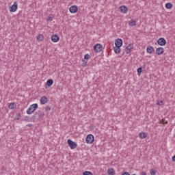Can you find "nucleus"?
I'll return each mask as SVG.
<instances>
[{
	"label": "nucleus",
	"mask_w": 175,
	"mask_h": 175,
	"mask_svg": "<svg viewBox=\"0 0 175 175\" xmlns=\"http://www.w3.org/2000/svg\"><path fill=\"white\" fill-rule=\"evenodd\" d=\"M38 107H39V105H38V103H35V104L30 105L26 111L27 114L31 115V114H32V113H35V111Z\"/></svg>",
	"instance_id": "f257e3e1"
},
{
	"label": "nucleus",
	"mask_w": 175,
	"mask_h": 175,
	"mask_svg": "<svg viewBox=\"0 0 175 175\" xmlns=\"http://www.w3.org/2000/svg\"><path fill=\"white\" fill-rule=\"evenodd\" d=\"M94 135L92 134H88L85 138V142L88 144H92L94 143Z\"/></svg>",
	"instance_id": "f03ea898"
},
{
	"label": "nucleus",
	"mask_w": 175,
	"mask_h": 175,
	"mask_svg": "<svg viewBox=\"0 0 175 175\" xmlns=\"http://www.w3.org/2000/svg\"><path fill=\"white\" fill-rule=\"evenodd\" d=\"M67 143L71 150H75V148L77 147V144H76V142H73L72 139H68Z\"/></svg>",
	"instance_id": "7ed1b4c3"
},
{
	"label": "nucleus",
	"mask_w": 175,
	"mask_h": 175,
	"mask_svg": "<svg viewBox=\"0 0 175 175\" xmlns=\"http://www.w3.org/2000/svg\"><path fill=\"white\" fill-rule=\"evenodd\" d=\"M103 49V46L100 44H96L94 46V50L95 53H100L102 51V49Z\"/></svg>",
	"instance_id": "20e7f679"
},
{
	"label": "nucleus",
	"mask_w": 175,
	"mask_h": 175,
	"mask_svg": "<svg viewBox=\"0 0 175 175\" xmlns=\"http://www.w3.org/2000/svg\"><path fill=\"white\" fill-rule=\"evenodd\" d=\"M18 8V5H17V3L14 1V4L10 8V13H14V12H16Z\"/></svg>",
	"instance_id": "39448f33"
},
{
	"label": "nucleus",
	"mask_w": 175,
	"mask_h": 175,
	"mask_svg": "<svg viewBox=\"0 0 175 175\" xmlns=\"http://www.w3.org/2000/svg\"><path fill=\"white\" fill-rule=\"evenodd\" d=\"M159 46H166V40L163 38H160L157 40Z\"/></svg>",
	"instance_id": "423d86ee"
},
{
	"label": "nucleus",
	"mask_w": 175,
	"mask_h": 175,
	"mask_svg": "<svg viewBox=\"0 0 175 175\" xmlns=\"http://www.w3.org/2000/svg\"><path fill=\"white\" fill-rule=\"evenodd\" d=\"M119 9L120 12L121 13H123L124 14H126V13H128L129 9L128 7H126V5H121Z\"/></svg>",
	"instance_id": "0eeeda50"
},
{
	"label": "nucleus",
	"mask_w": 175,
	"mask_h": 175,
	"mask_svg": "<svg viewBox=\"0 0 175 175\" xmlns=\"http://www.w3.org/2000/svg\"><path fill=\"white\" fill-rule=\"evenodd\" d=\"M124 44V42L122 41V39L121 38H118L115 41V46L117 47H122V44Z\"/></svg>",
	"instance_id": "6e6552de"
},
{
	"label": "nucleus",
	"mask_w": 175,
	"mask_h": 175,
	"mask_svg": "<svg viewBox=\"0 0 175 175\" xmlns=\"http://www.w3.org/2000/svg\"><path fill=\"white\" fill-rule=\"evenodd\" d=\"M78 10L79 8H77V5H72L69 8V12L72 14L77 13Z\"/></svg>",
	"instance_id": "1a4fd4ad"
},
{
	"label": "nucleus",
	"mask_w": 175,
	"mask_h": 175,
	"mask_svg": "<svg viewBox=\"0 0 175 175\" xmlns=\"http://www.w3.org/2000/svg\"><path fill=\"white\" fill-rule=\"evenodd\" d=\"M53 84H54V81L51 79H48L45 83V88H50Z\"/></svg>",
	"instance_id": "9d476101"
},
{
	"label": "nucleus",
	"mask_w": 175,
	"mask_h": 175,
	"mask_svg": "<svg viewBox=\"0 0 175 175\" xmlns=\"http://www.w3.org/2000/svg\"><path fill=\"white\" fill-rule=\"evenodd\" d=\"M132 50H133V44L131 43L126 47V53L129 54Z\"/></svg>",
	"instance_id": "9b49d317"
},
{
	"label": "nucleus",
	"mask_w": 175,
	"mask_h": 175,
	"mask_svg": "<svg viewBox=\"0 0 175 175\" xmlns=\"http://www.w3.org/2000/svg\"><path fill=\"white\" fill-rule=\"evenodd\" d=\"M51 39L53 42V43H57V42H59V36H58V35L57 34L53 35Z\"/></svg>",
	"instance_id": "f8f14e48"
},
{
	"label": "nucleus",
	"mask_w": 175,
	"mask_h": 175,
	"mask_svg": "<svg viewBox=\"0 0 175 175\" xmlns=\"http://www.w3.org/2000/svg\"><path fill=\"white\" fill-rule=\"evenodd\" d=\"M163 53H165V49L162 47H159L156 49V54H157V55H162Z\"/></svg>",
	"instance_id": "ddd939ff"
},
{
	"label": "nucleus",
	"mask_w": 175,
	"mask_h": 175,
	"mask_svg": "<svg viewBox=\"0 0 175 175\" xmlns=\"http://www.w3.org/2000/svg\"><path fill=\"white\" fill-rule=\"evenodd\" d=\"M40 102L41 105H46V103H47V102H49V99L47 98V97L46 96H44L40 98Z\"/></svg>",
	"instance_id": "4468645a"
},
{
	"label": "nucleus",
	"mask_w": 175,
	"mask_h": 175,
	"mask_svg": "<svg viewBox=\"0 0 175 175\" xmlns=\"http://www.w3.org/2000/svg\"><path fill=\"white\" fill-rule=\"evenodd\" d=\"M146 51L148 54H152L155 51V49L153 46H148L146 48Z\"/></svg>",
	"instance_id": "2eb2a0df"
},
{
	"label": "nucleus",
	"mask_w": 175,
	"mask_h": 175,
	"mask_svg": "<svg viewBox=\"0 0 175 175\" xmlns=\"http://www.w3.org/2000/svg\"><path fill=\"white\" fill-rule=\"evenodd\" d=\"M115 54H120L121 53V47L120 46H114L113 47Z\"/></svg>",
	"instance_id": "dca6fc26"
},
{
	"label": "nucleus",
	"mask_w": 175,
	"mask_h": 175,
	"mask_svg": "<svg viewBox=\"0 0 175 175\" xmlns=\"http://www.w3.org/2000/svg\"><path fill=\"white\" fill-rule=\"evenodd\" d=\"M36 38L38 42H42L44 40V36H43V34H38Z\"/></svg>",
	"instance_id": "f3484780"
},
{
	"label": "nucleus",
	"mask_w": 175,
	"mask_h": 175,
	"mask_svg": "<svg viewBox=\"0 0 175 175\" xmlns=\"http://www.w3.org/2000/svg\"><path fill=\"white\" fill-rule=\"evenodd\" d=\"M108 175H114L116 174V172L114 171V168H109L107 170Z\"/></svg>",
	"instance_id": "a211bd4d"
},
{
	"label": "nucleus",
	"mask_w": 175,
	"mask_h": 175,
	"mask_svg": "<svg viewBox=\"0 0 175 175\" xmlns=\"http://www.w3.org/2000/svg\"><path fill=\"white\" fill-rule=\"evenodd\" d=\"M139 136L141 139H146V137H147V133L141 132L139 133Z\"/></svg>",
	"instance_id": "6ab92c4d"
},
{
	"label": "nucleus",
	"mask_w": 175,
	"mask_h": 175,
	"mask_svg": "<svg viewBox=\"0 0 175 175\" xmlns=\"http://www.w3.org/2000/svg\"><path fill=\"white\" fill-rule=\"evenodd\" d=\"M16 103H10L8 105V109H10V110H13V109H14V107H16Z\"/></svg>",
	"instance_id": "aec40b11"
},
{
	"label": "nucleus",
	"mask_w": 175,
	"mask_h": 175,
	"mask_svg": "<svg viewBox=\"0 0 175 175\" xmlns=\"http://www.w3.org/2000/svg\"><path fill=\"white\" fill-rule=\"evenodd\" d=\"M172 8H173V4H172V3H165V8L166 9H172Z\"/></svg>",
	"instance_id": "412c9836"
},
{
	"label": "nucleus",
	"mask_w": 175,
	"mask_h": 175,
	"mask_svg": "<svg viewBox=\"0 0 175 175\" xmlns=\"http://www.w3.org/2000/svg\"><path fill=\"white\" fill-rule=\"evenodd\" d=\"M137 72L138 76H140V75H142V72H143V68L142 67L138 68L137 69Z\"/></svg>",
	"instance_id": "4be33fe9"
},
{
	"label": "nucleus",
	"mask_w": 175,
	"mask_h": 175,
	"mask_svg": "<svg viewBox=\"0 0 175 175\" xmlns=\"http://www.w3.org/2000/svg\"><path fill=\"white\" fill-rule=\"evenodd\" d=\"M129 25H131V27H135V25H136V21L132 19L131 21L129 22Z\"/></svg>",
	"instance_id": "5701e85b"
},
{
	"label": "nucleus",
	"mask_w": 175,
	"mask_h": 175,
	"mask_svg": "<svg viewBox=\"0 0 175 175\" xmlns=\"http://www.w3.org/2000/svg\"><path fill=\"white\" fill-rule=\"evenodd\" d=\"M42 111H37L34 116H33V118H36L39 114H41Z\"/></svg>",
	"instance_id": "b1692460"
},
{
	"label": "nucleus",
	"mask_w": 175,
	"mask_h": 175,
	"mask_svg": "<svg viewBox=\"0 0 175 175\" xmlns=\"http://www.w3.org/2000/svg\"><path fill=\"white\" fill-rule=\"evenodd\" d=\"M83 175H94L92 174V172H91L90 171H85L83 173Z\"/></svg>",
	"instance_id": "393cba45"
},
{
	"label": "nucleus",
	"mask_w": 175,
	"mask_h": 175,
	"mask_svg": "<svg viewBox=\"0 0 175 175\" xmlns=\"http://www.w3.org/2000/svg\"><path fill=\"white\" fill-rule=\"evenodd\" d=\"M15 118L16 120H20V118H21V113H16Z\"/></svg>",
	"instance_id": "a878e982"
},
{
	"label": "nucleus",
	"mask_w": 175,
	"mask_h": 175,
	"mask_svg": "<svg viewBox=\"0 0 175 175\" xmlns=\"http://www.w3.org/2000/svg\"><path fill=\"white\" fill-rule=\"evenodd\" d=\"M91 58V55H90V54H85L84 55V59H90Z\"/></svg>",
	"instance_id": "bb28decb"
},
{
	"label": "nucleus",
	"mask_w": 175,
	"mask_h": 175,
	"mask_svg": "<svg viewBox=\"0 0 175 175\" xmlns=\"http://www.w3.org/2000/svg\"><path fill=\"white\" fill-rule=\"evenodd\" d=\"M150 174H151V175H155V174H157V170H150Z\"/></svg>",
	"instance_id": "cd10ccee"
},
{
	"label": "nucleus",
	"mask_w": 175,
	"mask_h": 175,
	"mask_svg": "<svg viewBox=\"0 0 175 175\" xmlns=\"http://www.w3.org/2000/svg\"><path fill=\"white\" fill-rule=\"evenodd\" d=\"M162 103H163V100H159V101H157V106H162Z\"/></svg>",
	"instance_id": "c85d7f7f"
},
{
	"label": "nucleus",
	"mask_w": 175,
	"mask_h": 175,
	"mask_svg": "<svg viewBox=\"0 0 175 175\" xmlns=\"http://www.w3.org/2000/svg\"><path fill=\"white\" fill-rule=\"evenodd\" d=\"M23 121H27V122H29V116H25V118L23 119Z\"/></svg>",
	"instance_id": "c756f323"
},
{
	"label": "nucleus",
	"mask_w": 175,
	"mask_h": 175,
	"mask_svg": "<svg viewBox=\"0 0 175 175\" xmlns=\"http://www.w3.org/2000/svg\"><path fill=\"white\" fill-rule=\"evenodd\" d=\"M45 110H46V111L49 112V111H51V107H46Z\"/></svg>",
	"instance_id": "7c9ffc66"
},
{
	"label": "nucleus",
	"mask_w": 175,
	"mask_h": 175,
	"mask_svg": "<svg viewBox=\"0 0 175 175\" xmlns=\"http://www.w3.org/2000/svg\"><path fill=\"white\" fill-rule=\"evenodd\" d=\"M38 120H39V118H42L44 116L43 112H41V113L38 114Z\"/></svg>",
	"instance_id": "2f4dec72"
},
{
	"label": "nucleus",
	"mask_w": 175,
	"mask_h": 175,
	"mask_svg": "<svg viewBox=\"0 0 175 175\" xmlns=\"http://www.w3.org/2000/svg\"><path fill=\"white\" fill-rule=\"evenodd\" d=\"M38 120H39V118H42L44 116L43 112H41V113L38 114Z\"/></svg>",
	"instance_id": "473e14b6"
},
{
	"label": "nucleus",
	"mask_w": 175,
	"mask_h": 175,
	"mask_svg": "<svg viewBox=\"0 0 175 175\" xmlns=\"http://www.w3.org/2000/svg\"><path fill=\"white\" fill-rule=\"evenodd\" d=\"M38 120H39V118H42L44 116L43 112H41V113L38 114Z\"/></svg>",
	"instance_id": "72a5a7b5"
},
{
	"label": "nucleus",
	"mask_w": 175,
	"mask_h": 175,
	"mask_svg": "<svg viewBox=\"0 0 175 175\" xmlns=\"http://www.w3.org/2000/svg\"><path fill=\"white\" fill-rule=\"evenodd\" d=\"M47 21H53V16H49L47 18Z\"/></svg>",
	"instance_id": "f704fd0d"
},
{
	"label": "nucleus",
	"mask_w": 175,
	"mask_h": 175,
	"mask_svg": "<svg viewBox=\"0 0 175 175\" xmlns=\"http://www.w3.org/2000/svg\"><path fill=\"white\" fill-rule=\"evenodd\" d=\"M122 175H131V174L128 172H124Z\"/></svg>",
	"instance_id": "c9c22d12"
},
{
	"label": "nucleus",
	"mask_w": 175,
	"mask_h": 175,
	"mask_svg": "<svg viewBox=\"0 0 175 175\" xmlns=\"http://www.w3.org/2000/svg\"><path fill=\"white\" fill-rule=\"evenodd\" d=\"M83 62H84L85 64H88V59H82Z\"/></svg>",
	"instance_id": "e433bc0d"
},
{
	"label": "nucleus",
	"mask_w": 175,
	"mask_h": 175,
	"mask_svg": "<svg viewBox=\"0 0 175 175\" xmlns=\"http://www.w3.org/2000/svg\"><path fill=\"white\" fill-rule=\"evenodd\" d=\"M82 66H83V67L87 66V63H84V62H83V63L82 64Z\"/></svg>",
	"instance_id": "4c0bfd02"
},
{
	"label": "nucleus",
	"mask_w": 175,
	"mask_h": 175,
	"mask_svg": "<svg viewBox=\"0 0 175 175\" xmlns=\"http://www.w3.org/2000/svg\"><path fill=\"white\" fill-rule=\"evenodd\" d=\"M141 175H147V173H146V172H142L141 173Z\"/></svg>",
	"instance_id": "58836bf2"
},
{
	"label": "nucleus",
	"mask_w": 175,
	"mask_h": 175,
	"mask_svg": "<svg viewBox=\"0 0 175 175\" xmlns=\"http://www.w3.org/2000/svg\"><path fill=\"white\" fill-rule=\"evenodd\" d=\"M27 126L31 127V126H32V124H29L27 125Z\"/></svg>",
	"instance_id": "ea45409f"
}]
</instances>
